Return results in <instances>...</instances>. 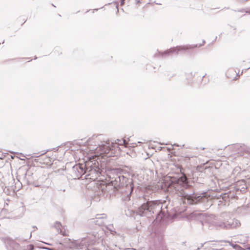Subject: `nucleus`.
<instances>
[{
    "mask_svg": "<svg viewBox=\"0 0 250 250\" xmlns=\"http://www.w3.org/2000/svg\"><path fill=\"white\" fill-rule=\"evenodd\" d=\"M164 181V183L161 185V189L177 194L184 204L193 205L200 201L205 202L207 200L205 196L194 194L192 188L188 184L185 175L179 178L166 177Z\"/></svg>",
    "mask_w": 250,
    "mask_h": 250,
    "instance_id": "1",
    "label": "nucleus"
},
{
    "mask_svg": "<svg viewBox=\"0 0 250 250\" xmlns=\"http://www.w3.org/2000/svg\"><path fill=\"white\" fill-rule=\"evenodd\" d=\"M123 170L121 168L112 169L108 171L107 175L110 183H101L98 188V195L106 197L113 194L115 189L125 187V192L127 197L125 200H129L130 196L133 190V185L131 179H128L123 175Z\"/></svg>",
    "mask_w": 250,
    "mask_h": 250,
    "instance_id": "2",
    "label": "nucleus"
},
{
    "mask_svg": "<svg viewBox=\"0 0 250 250\" xmlns=\"http://www.w3.org/2000/svg\"><path fill=\"white\" fill-rule=\"evenodd\" d=\"M191 217L200 221L204 229L207 228L210 229L235 228L241 224L238 220L232 218L231 214L227 212L215 216L212 214L207 215L204 213L193 212L191 214Z\"/></svg>",
    "mask_w": 250,
    "mask_h": 250,
    "instance_id": "3",
    "label": "nucleus"
},
{
    "mask_svg": "<svg viewBox=\"0 0 250 250\" xmlns=\"http://www.w3.org/2000/svg\"><path fill=\"white\" fill-rule=\"evenodd\" d=\"M138 214L141 216L148 218L156 214V221H161L165 216V211L162 209V204L158 201H147L143 204L138 209Z\"/></svg>",
    "mask_w": 250,
    "mask_h": 250,
    "instance_id": "4",
    "label": "nucleus"
},
{
    "mask_svg": "<svg viewBox=\"0 0 250 250\" xmlns=\"http://www.w3.org/2000/svg\"><path fill=\"white\" fill-rule=\"evenodd\" d=\"M124 145L125 147L127 143L125 140H117L115 143L106 142L105 144L99 146L95 149L96 156L105 155L107 157L112 156L114 154V150L119 148V145Z\"/></svg>",
    "mask_w": 250,
    "mask_h": 250,
    "instance_id": "5",
    "label": "nucleus"
},
{
    "mask_svg": "<svg viewBox=\"0 0 250 250\" xmlns=\"http://www.w3.org/2000/svg\"><path fill=\"white\" fill-rule=\"evenodd\" d=\"M86 161V175L85 178L86 179H91L93 181L98 180L102 181L103 179L101 177L102 176L103 171L101 170L99 167V164L96 160H94Z\"/></svg>",
    "mask_w": 250,
    "mask_h": 250,
    "instance_id": "6",
    "label": "nucleus"
},
{
    "mask_svg": "<svg viewBox=\"0 0 250 250\" xmlns=\"http://www.w3.org/2000/svg\"><path fill=\"white\" fill-rule=\"evenodd\" d=\"M32 235H29L26 239H21L16 238L15 239H13L9 236H6L5 237H1V239L4 243L7 250H34V246L33 245L30 244L27 246V249H23L20 246V242L22 241H26L27 239H30Z\"/></svg>",
    "mask_w": 250,
    "mask_h": 250,
    "instance_id": "7",
    "label": "nucleus"
},
{
    "mask_svg": "<svg viewBox=\"0 0 250 250\" xmlns=\"http://www.w3.org/2000/svg\"><path fill=\"white\" fill-rule=\"evenodd\" d=\"M87 240L85 238L80 240H73L65 238L61 240L60 244L64 247L70 249H83L87 247L85 243Z\"/></svg>",
    "mask_w": 250,
    "mask_h": 250,
    "instance_id": "8",
    "label": "nucleus"
},
{
    "mask_svg": "<svg viewBox=\"0 0 250 250\" xmlns=\"http://www.w3.org/2000/svg\"><path fill=\"white\" fill-rule=\"evenodd\" d=\"M197 45H186L183 46H177L167 50L162 53V56H169L171 54L177 55L179 52H184L188 49H191L196 47Z\"/></svg>",
    "mask_w": 250,
    "mask_h": 250,
    "instance_id": "9",
    "label": "nucleus"
},
{
    "mask_svg": "<svg viewBox=\"0 0 250 250\" xmlns=\"http://www.w3.org/2000/svg\"><path fill=\"white\" fill-rule=\"evenodd\" d=\"M73 170L75 173L77 177L82 176L83 175H86V166L84 164H79L73 167Z\"/></svg>",
    "mask_w": 250,
    "mask_h": 250,
    "instance_id": "10",
    "label": "nucleus"
},
{
    "mask_svg": "<svg viewBox=\"0 0 250 250\" xmlns=\"http://www.w3.org/2000/svg\"><path fill=\"white\" fill-rule=\"evenodd\" d=\"M106 218L107 215L105 214H98L94 219H92V222L101 226L107 223Z\"/></svg>",
    "mask_w": 250,
    "mask_h": 250,
    "instance_id": "11",
    "label": "nucleus"
},
{
    "mask_svg": "<svg viewBox=\"0 0 250 250\" xmlns=\"http://www.w3.org/2000/svg\"><path fill=\"white\" fill-rule=\"evenodd\" d=\"M53 227L56 229L58 234H65V232L63 231V228L60 222H56Z\"/></svg>",
    "mask_w": 250,
    "mask_h": 250,
    "instance_id": "12",
    "label": "nucleus"
},
{
    "mask_svg": "<svg viewBox=\"0 0 250 250\" xmlns=\"http://www.w3.org/2000/svg\"><path fill=\"white\" fill-rule=\"evenodd\" d=\"M105 228L107 229H108L111 233H112L113 232H115V229L114 228L113 226L112 225H108V226H106L105 227Z\"/></svg>",
    "mask_w": 250,
    "mask_h": 250,
    "instance_id": "13",
    "label": "nucleus"
},
{
    "mask_svg": "<svg viewBox=\"0 0 250 250\" xmlns=\"http://www.w3.org/2000/svg\"><path fill=\"white\" fill-rule=\"evenodd\" d=\"M239 183L242 185L243 186V187L242 188V189L245 190V189H246L247 188V186L246 185V182L245 181V180H242V181H240Z\"/></svg>",
    "mask_w": 250,
    "mask_h": 250,
    "instance_id": "14",
    "label": "nucleus"
},
{
    "mask_svg": "<svg viewBox=\"0 0 250 250\" xmlns=\"http://www.w3.org/2000/svg\"><path fill=\"white\" fill-rule=\"evenodd\" d=\"M240 171V168L239 167H236L234 168L233 171V173L234 174L237 175V174H236V172L239 173Z\"/></svg>",
    "mask_w": 250,
    "mask_h": 250,
    "instance_id": "15",
    "label": "nucleus"
},
{
    "mask_svg": "<svg viewBox=\"0 0 250 250\" xmlns=\"http://www.w3.org/2000/svg\"><path fill=\"white\" fill-rule=\"evenodd\" d=\"M194 74L192 72L187 74V77L189 78H192L194 77Z\"/></svg>",
    "mask_w": 250,
    "mask_h": 250,
    "instance_id": "16",
    "label": "nucleus"
},
{
    "mask_svg": "<svg viewBox=\"0 0 250 250\" xmlns=\"http://www.w3.org/2000/svg\"><path fill=\"white\" fill-rule=\"evenodd\" d=\"M101 243H102V245L105 246V245H106V243H105V241H104V242L103 239L102 240Z\"/></svg>",
    "mask_w": 250,
    "mask_h": 250,
    "instance_id": "17",
    "label": "nucleus"
},
{
    "mask_svg": "<svg viewBox=\"0 0 250 250\" xmlns=\"http://www.w3.org/2000/svg\"><path fill=\"white\" fill-rule=\"evenodd\" d=\"M145 143V140H144V141L143 142H140L139 141V142H138V143Z\"/></svg>",
    "mask_w": 250,
    "mask_h": 250,
    "instance_id": "18",
    "label": "nucleus"
},
{
    "mask_svg": "<svg viewBox=\"0 0 250 250\" xmlns=\"http://www.w3.org/2000/svg\"><path fill=\"white\" fill-rule=\"evenodd\" d=\"M125 0H122L121 4H123L124 3Z\"/></svg>",
    "mask_w": 250,
    "mask_h": 250,
    "instance_id": "19",
    "label": "nucleus"
},
{
    "mask_svg": "<svg viewBox=\"0 0 250 250\" xmlns=\"http://www.w3.org/2000/svg\"><path fill=\"white\" fill-rule=\"evenodd\" d=\"M238 75H237V76L234 78V80H237V77Z\"/></svg>",
    "mask_w": 250,
    "mask_h": 250,
    "instance_id": "20",
    "label": "nucleus"
},
{
    "mask_svg": "<svg viewBox=\"0 0 250 250\" xmlns=\"http://www.w3.org/2000/svg\"><path fill=\"white\" fill-rule=\"evenodd\" d=\"M174 146H179L178 145H176V144H174Z\"/></svg>",
    "mask_w": 250,
    "mask_h": 250,
    "instance_id": "21",
    "label": "nucleus"
},
{
    "mask_svg": "<svg viewBox=\"0 0 250 250\" xmlns=\"http://www.w3.org/2000/svg\"><path fill=\"white\" fill-rule=\"evenodd\" d=\"M247 249H249V250H250V246L249 247H248V248H247Z\"/></svg>",
    "mask_w": 250,
    "mask_h": 250,
    "instance_id": "22",
    "label": "nucleus"
},
{
    "mask_svg": "<svg viewBox=\"0 0 250 250\" xmlns=\"http://www.w3.org/2000/svg\"><path fill=\"white\" fill-rule=\"evenodd\" d=\"M131 250H136L134 249H131Z\"/></svg>",
    "mask_w": 250,
    "mask_h": 250,
    "instance_id": "23",
    "label": "nucleus"
},
{
    "mask_svg": "<svg viewBox=\"0 0 250 250\" xmlns=\"http://www.w3.org/2000/svg\"><path fill=\"white\" fill-rule=\"evenodd\" d=\"M32 232H33V231H30V233H31V234Z\"/></svg>",
    "mask_w": 250,
    "mask_h": 250,
    "instance_id": "24",
    "label": "nucleus"
},
{
    "mask_svg": "<svg viewBox=\"0 0 250 250\" xmlns=\"http://www.w3.org/2000/svg\"><path fill=\"white\" fill-rule=\"evenodd\" d=\"M36 228L35 227H33V229H34V228Z\"/></svg>",
    "mask_w": 250,
    "mask_h": 250,
    "instance_id": "25",
    "label": "nucleus"
}]
</instances>
